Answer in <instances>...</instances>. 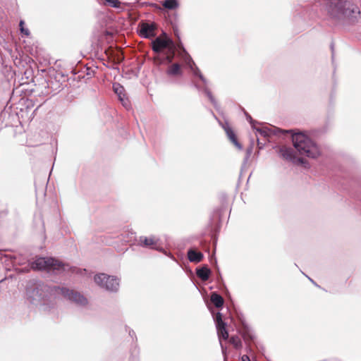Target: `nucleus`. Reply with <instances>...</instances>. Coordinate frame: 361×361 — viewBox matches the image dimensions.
<instances>
[{
  "label": "nucleus",
  "instance_id": "nucleus-1",
  "mask_svg": "<svg viewBox=\"0 0 361 361\" xmlns=\"http://www.w3.org/2000/svg\"><path fill=\"white\" fill-rule=\"evenodd\" d=\"M325 11L334 19L354 20L360 15V9L350 0H332L325 5Z\"/></svg>",
  "mask_w": 361,
  "mask_h": 361
},
{
  "label": "nucleus",
  "instance_id": "nucleus-2",
  "mask_svg": "<svg viewBox=\"0 0 361 361\" xmlns=\"http://www.w3.org/2000/svg\"><path fill=\"white\" fill-rule=\"evenodd\" d=\"M295 149L300 155L316 158L320 154L319 147L304 133H295L292 136Z\"/></svg>",
  "mask_w": 361,
  "mask_h": 361
},
{
  "label": "nucleus",
  "instance_id": "nucleus-3",
  "mask_svg": "<svg viewBox=\"0 0 361 361\" xmlns=\"http://www.w3.org/2000/svg\"><path fill=\"white\" fill-rule=\"evenodd\" d=\"M31 268L37 270H65L66 266L61 262L51 257L37 258L30 264Z\"/></svg>",
  "mask_w": 361,
  "mask_h": 361
},
{
  "label": "nucleus",
  "instance_id": "nucleus-4",
  "mask_svg": "<svg viewBox=\"0 0 361 361\" xmlns=\"http://www.w3.org/2000/svg\"><path fill=\"white\" fill-rule=\"evenodd\" d=\"M94 280L98 286L107 290L116 291L118 289V280L114 276L105 274H99L94 276Z\"/></svg>",
  "mask_w": 361,
  "mask_h": 361
},
{
  "label": "nucleus",
  "instance_id": "nucleus-5",
  "mask_svg": "<svg viewBox=\"0 0 361 361\" xmlns=\"http://www.w3.org/2000/svg\"><path fill=\"white\" fill-rule=\"evenodd\" d=\"M152 49L156 53H159L166 49V51L173 53L176 47L173 42L166 35L157 37L152 42Z\"/></svg>",
  "mask_w": 361,
  "mask_h": 361
},
{
  "label": "nucleus",
  "instance_id": "nucleus-6",
  "mask_svg": "<svg viewBox=\"0 0 361 361\" xmlns=\"http://www.w3.org/2000/svg\"><path fill=\"white\" fill-rule=\"evenodd\" d=\"M62 293L66 298L78 305H85L87 303V299L77 292L68 289H62Z\"/></svg>",
  "mask_w": 361,
  "mask_h": 361
},
{
  "label": "nucleus",
  "instance_id": "nucleus-7",
  "mask_svg": "<svg viewBox=\"0 0 361 361\" xmlns=\"http://www.w3.org/2000/svg\"><path fill=\"white\" fill-rule=\"evenodd\" d=\"M159 238L155 236H140L138 243L140 245L159 250Z\"/></svg>",
  "mask_w": 361,
  "mask_h": 361
},
{
  "label": "nucleus",
  "instance_id": "nucleus-8",
  "mask_svg": "<svg viewBox=\"0 0 361 361\" xmlns=\"http://www.w3.org/2000/svg\"><path fill=\"white\" fill-rule=\"evenodd\" d=\"M215 320H216L217 334H218L219 340L220 341L221 339L226 340L228 337V334L226 329V324L222 320L221 313H217Z\"/></svg>",
  "mask_w": 361,
  "mask_h": 361
},
{
  "label": "nucleus",
  "instance_id": "nucleus-9",
  "mask_svg": "<svg viewBox=\"0 0 361 361\" xmlns=\"http://www.w3.org/2000/svg\"><path fill=\"white\" fill-rule=\"evenodd\" d=\"M280 153L285 159L294 163H302V159L298 157L293 149L290 147H283L280 150Z\"/></svg>",
  "mask_w": 361,
  "mask_h": 361
},
{
  "label": "nucleus",
  "instance_id": "nucleus-10",
  "mask_svg": "<svg viewBox=\"0 0 361 361\" xmlns=\"http://www.w3.org/2000/svg\"><path fill=\"white\" fill-rule=\"evenodd\" d=\"M113 89L115 93L118 95L120 101L122 102V104L124 106L127 107L128 106V101L125 97L123 87L118 83H114L113 85Z\"/></svg>",
  "mask_w": 361,
  "mask_h": 361
},
{
  "label": "nucleus",
  "instance_id": "nucleus-11",
  "mask_svg": "<svg viewBox=\"0 0 361 361\" xmlns=\"http://www.w3.org/2000/svg\"><path fill=\"white\" fill-rule=\"evenodd\" d=\"M188 256L190 262L196 263L200 262L203 258V255L201 252L194 250H190L188 252Z\"/></svg>",
  "mask_w": 361,
  "mask_h": 361
},
{
  "label": "nucleus",
  "instance_id": "nucleus-12",
  "mask_svg": "<svg viewBox=\"0 0 361 361\" xmlns=\"http://www.w3.org/2000/svg\"><path fill=\"white\" fill-rule=\"evenodd\" d=\"M140 34L144 37H149L154 35V27L149 24H142L140 29Z\"/></svg>",
  "mask_w": 361,
  "mask_h": 361
},
{
  "label": "nucleus",
  "instance_id": "nucleus-13",
  "mask_svg": "<svg viewBox=\"0 0 361 361\" xmlns=\"http://www.w3.org/2000/svg\"><path fill=\"white\" fill-rule=\"evenodd\" d=\"M185 62L187 65L189 66V68L191 69V71L193 72V73L195 75H197L200 77V78L204 82V78H203L202 75L200 73L199 69L195 66V63L192 61V59L190 57H188L187 59H185Z\"/></svg>",
  "mask_w": 361,
  "mask_h": 361
},
{
  "label": "nucleus",
  "instance_id": "nucleus-14",
  "mask_svg": "<svg viewBox=\"0 0 361 361\" xmlns=\"http://www.w3.org/2000/svg\"><path fill=\"white\" fill-rule=\"evenodd\" d=\"M211 271L207 267H202L197 270V275L202 281H207L210 275Z\"/></svg>",
  "mask_w": 361,
  "mask_h": 361
},
{
  "label": "nucleus",
  "instance_id": "nucleus-15",
  "mask_svg": "<svg viewBox=\"0 0 361 361\" xmlns=\"http://www.w3.org/2000/svg\"><path fill=\"white\" fill-rule=\"evenodd\" d=\"M226 133L227 134V136L230 139V140L238 148L241 149V145L238 143V142L236 140L235 135L233 133V131L229 128V127H225L224 128Z\"/></svg>",
  "mask_w": 361,
  "mask_h": 361
},
{
  "label": "nucleus",
  "instance_id": "nucleus-16",
  "mask_svg": "<svg viewBox=\"0 0 361 361\" xmlns=\"http://www.w3.org/2000/svg\"><path fill=\"white\" fill-rule=\"evenodd\" d=\"M211 301L216 307H220L224 304V300L222 297L216 293H212L211 295Z\"/></svg>",
  "mask_w": 361,
  "mask_h": 361
},
{
  "label": "nucleus",
  "instance_id": "nucleus-17",
  "mask_svg": "<svg viewBox=\"0 0 361 361\" xmlns=\"http://www.w3.org/2000/svg\"><path fill=\"white\" fill-rule=\"evenodd\" d=\"M162 4L163 6L167 9H175L178 6L177 0H166Z\"/></svg>",
  "mask_w": 361,
  "mask_h": 361
},
{
  "label": "nucleus",
  "instance_id": "nucleus-18",
  "mask_svg": "<svg viewBox=\"0 0 361 361\" xmlns=\"http://www.w3.org/2000/svg\"><path fill=\"white\" fill-rule=\"evenodd\" d=\"M167 73L171 75H176L180 74V66L178 63L173 64L169 68Z\"/></svg>",
  "mask_w": 361,
  "mask_h": 361
},
{
  "label": "nucleus",
  "instance_id": "nucleus-19",
  "mask_svg": "<svg viewBox=\"0 0 361 361\" xmlns=\"http://www.w3.org/2000/svg\"><path fill=\"white\" fill-rule=\"evenodd\" d=\"M11 258L13 259V263L14 265L24 264L26 262V259L20 255L11 257Z\"/></svg>",
  "mask_w": 361,
  "mask_h": 361
},
{
  "label": "nucleus",
  "instance_id": "nucleus-20",
  "mask_svg": "<svg viewBox=\"0 0 361 361\" xmlns=\"http://www.w3.org/2000/svg\"><path fill=\"white\" fill-rule=\"evenodd\" d=\"M230 342L236 348H238L241 346V341L238 337H232L230 340Z\"/></svg>",
  "mask_w": 361,
  "mask_h": 361
},
{
  "label": "nucleus",
  "instance_id": "nucleus-21",
  "mask_svg": "<svg viewBox=\"0 0 361 361\" xmlns=\"http://www.w3.org/2000/svg\"><path fill=\"white\" fill-rule=\"evenodd\" d=\"M105 1L113 8H119L121 2L118 0H105Z\"/></svg>",
  "mask_w": 361,
  "mask_h": 361
},
{
  "label": "nucleus",
  "instance_id": "nucleus-22",
  "mask_svg": "<svg viewBox=\"0 0 361 361\" xmlns=\"http://www.w3.org/2000/svg\"><path fill=\"white\" fill-rule=\"evenodd\" d=\"M20 29L21 33L24 34L25 35L28 36L30 35V32H29L28 29L24 27V21L23 20H20Z\"/></svg>",
  "mask_w": 361,
  "mask_h": 361
},
{
  "label": "nucleus",
  "instance_id": "nucleus-23",
  "mask_svg": "<svg viewBox=\"0 0 361 361\" xmlns=\"http://www.w3.org/2000/svg\"><path fill=\"white\" fill-rule=\"evenodd\" d=\"M175 51L173 53L166 52V59L169 63H171L173 60Z\"/></svg>",
  "mask_w": 361,
  "mask_h": 361
},
{
  "label": "nucleus",
  "instance_id": "nucleus-24",
  "mask_svg": "<svg viewBox=\"0 0 361 361\" xmlns=\"http://www.w3.org/2000/svg\"><path fill=\"white\" fill-rule=\"evenodd\" d=\"M257 130L262 135H264V136H267L268 135V133L267 132L266 130L264 129H257Z\"/></svg>",
  "mask_w": 361,
  "mask_h": 361
},
{
  "label": "nucleus",
  "instance_id": "nucleus-25",
  "mask_svg": "<svg viewBox=\"0 0 361 361\" xmlns=\"http://www.w3.org/2000/svg\"><path fill=\"white\" fill-rule=\"evenodd\" d=\"M242 361H250L247 355H243L241 358Z\"/></svg>",
  "mask_w": 361,
  "mask_h": 361
},
{
  "label": "nucleus",
  "instance_id": "nucleus-26",
  "mask_svg": "<svg viewBox=\"0 0 361 361\" xmlns=\"http://www.w3.org/2000/svg\"><path fill=\"white\" fill-rule=\"evenodd\" d=\"M207 95H208L209 98L210 99L211 102H214V100H213V97H212V96L211 95V94H210L209 92H207Z\"/></svg>",
  "mask_w": 361,
  "mask_h": 361
}]
</instances>
